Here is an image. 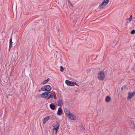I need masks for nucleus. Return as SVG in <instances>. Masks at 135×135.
Wrapping results in <instances>:
<instances>
[{
  "label": "nucleus",
  "instance_id": "f257e3e1",
  "mask_svg": "<svg viewBox=\"0 0 135 135\" xmlns=\"http://www.w3.org/2000/svg\"><path fill=\"white\" fill-rule=\"evenodd\" d=\"M105 78V74L103 71H101L98 74V79L100 80H103Z\"/></svg>",
  "mask_w": 135,
  "mask_h": 135
},
{
  "label": "nucleus",
  "instance_id": "f03ea898",
  "mask_svg": "<svg viewBox=\"0 0 135 135\" xmlns=\"http://www.w3.org/2000/svg\"><path fill=\"white\" fill-rule=\"evenodd\" d=\"M44 87L45 88L44 90L45 91L49 92L51 89V87L49 85H46L44 86Z\"/></svg>",
  "mask_w": 135,
  "mask_h": 135
},
{
  "label": "nucleus",
  "instance_id": "7ed1b4c3",
  "mask_svg": "<svg viewBox=\"0 0 135 135\" xmlns=\"http://www.w3.org/2000/svg\"><path fill=\"white\" fill-rule=\"evenodd\" d=\"M135 94V91H134L132 93H129L128 94V96L127 98V99L128 100L131 99L132 98L134 97Z\"/></svg>",
  "mask_w": 135,
  "mask_h": 135
},
{
  "label": "nucleus",
  "instance_id": "20e7f679",
  "mask_svg": "<svg viewBox=\"0 0 135 135\" xmlns=\"http://www.w3.org/2000/svg\"><path fill=\"white\" fill-rule=\"evenodd\" d=\"M48 96H47V99H49L50 98H52V99L53 98H54V99H55V96H54V94H53L50 92H48Z\"/></svg>",
  "mask_w": 135,
  "mask_h": 135
},
{
  "label": "nucleus",
  "instance_id": "39448f33",
  "mask_svg": "<svg viewBox=\"0 0 135 135\" xmlns=\"http://www.w3.org/2000/svg\"><path fill=\"white\" fill-rule=\"evenodd\" d=\"M68 117L69 118L72 120H75L76 119V117L71 113H69V115Z\"/></svg>",
  "mask_w": 135,
  "mask_h": 135
},
{
  "label": "nucleus",
  "instance_id": "423d86ee",
  "mask_svg": "<svg viewBox=\"0 0 135 135\" xmlns=\"http://www.w3.org/2000/svg\"><path fill=\"white\" fill-rule=\"evenodd\" d=\"M66 84L68 85L71 86H74V82L70 81L68 80L65 81Z\"/></svg>",
  "mask_w": 135,
  "mask_h": 135
},
{
  "label": "nucleus",
  "instance_id": "0eeeda50",
  "mask_svg": "<svg viewBox=\"0 0 135 135\" xmlns=\"http://www.w3.org/2000/svg\"><path fill=\"white\" fill-rule=\"evenodd\" d=\"M48 94V92H45L41 94L40 96L42 98L47 99Z\"/></svg>",
  "mask_w": 135,
  "mask_h": 135
},
{
  "label": "nucleus",
  "instance_id": "6e6552de",
  "mask_svg": "<svg viewBox=\"0 0 135 135\" xmlns=\"http://www.w3.org/2000/svg\"><path fill=\"white\" fill-rule=\"evenodd\" d=\"M57 102L58 103V106L61 107L62 105L63 104V101L62 99L57 100Z\"/></svg>",
  "mask_w": 135,
  "mask_h": 135
},
{
  "label": "nucleus",
  "instance_id": "1a4fd4ad",
  "mask_svg": "<svg viewBox=\"0 0 135 135\" xmlns=\"http://www.w3.org/2000/svg\"><path fill=\"white\" fill-rule=\"evenodd\" d=\"M62 111L61 108L60 107H59L57 113V114L58 115H60L62 114Z\"/></svg>",
  "mask_w": 135,
  "mask_h": 135
},
{
  "label": "nucleus",
  "instance_id": "9d476101",
  "mask_svg": "<svg viewBox=\"0 0 135 135\" xmlns=\"http://www.w3.org/2000/svg\"><path fill=\"white\" fill-rule=\"evenodd\" d=\"M107 5V4H106L105 3L103 2L100 5L99 7L100 9H102L104 7Z\"/></svg>",
  "mask_w": 135,
  "mask_h": 135
},
{
  "label": "nucleus",
  "instance_id": "9b49d317",
  "mask_svg": "<svg viewBox=\"0 0 135 135\" xmlns=\"http://www.w3.org/2000/svg\"><path fill=\"white\" fill-rule=\"evenodd\" d=\"M50 107L52 110H54L56 109V106L53 103H51L50 105Z\"/></svg>",
  "mask_w": 135,
  "mask_h": 135
},
{
  "label": "nucleus",
  "instance_id": "f8f14e48",
  "mask_svg": "<svg viewBox=\"0 0 135 135\" xmlns=\"http://www.w3.org/2000/svg\"><path fill=\"white\" fill-rule=\"evenodd\" d=\"M12 37H11V38L9 40V51L10 49L12 47Z\"/></svg>",
  "mask_w": 135,
  "mask_h": 135
},
{
  "label": "nucleus",
  "instance_id": "ddd939ff",
  "mask_svg": "<svg viewBox=\"0 0 135 135\" xmlns=\"http://www.w3.org/2000/svg\"><path fill=\"white\" fill-rule=\"evenodd\" d=\"M50 117V116H49L44 118L43 122V124L45 123L49 119Z\"/></svg>",
  "mask_w": 135,
  "mask_h": 135
},
{
  "label": "nucleus",
  "instance_id": "4468645a",
  "mask_svg": "<svg viewBox=\"0 0 135 135\" xmlns=\"http://www.w3.org/2000/svg\"><path fill=\"white\" fill-rule=\"evenodd\" d=\"M105 100L107 102H109L111 100L110 97L108 96H107L106 97Z\"/></svg>",
  "mask_w": 135,
  "mask_h": 135
},
{
  "label": "nucleus",
  "instance_id": "2eb2a0df",
  "mask_svg": "<svg viewBox=\"0 0 135 135\" xmlns=\"http://www.w3.org/2000/svg\"><path fill=\"white\" fill-rule=\"evenodd\" d=\"M64 112L66 115L68 117L69 113H71L69 111L68 109L67 108H65L64 109Z\"/></svg>",
  "mask_w": 135,
  "mask_h": 135
},
{
  "label": "nucleus",
  "instance_id": "dca6fc26",
  "mask_svg": "<svg viewBox=\"0 0 135 135\" xmlns=\"http://www.w3.org/2000/svg\"><path fill=\"white\" fill-rule=\"evenodd\" d=\"M50 80V79L49 78L47 79L46 80H44L42 83V84H46L47 82H48Z\"/></svg>",
  "mask_w": 135,
  "mask_h": 135
},
{
  "label": "nucleus",
  "instance_id": "f3484780",
  "mask_svg": "<svg viewBox=\"0 0 135 135\" xmlns=\"http://www.w3.org/2000/svg\"><path fill=\"white\" fill-rule=\"evenodd\" d=\"M56 30H57V32H59V33L58 34V35L59 36L61 35L62 34L61 32V31H60L59 30V28H57V27H56Z\"/></svg>",
  "mask_w": 135,
  "mask_h": 135
},
{
  "label": "nucleus",
  "instance_id": "a211bd4d",
  "mask_svg": "<svg viewBox=\"0 0 135 135\" xmlns=\"http://www.w3.org/2000/svg\"><path fill=\"white\" fill-rule=\"evenodd\" d=\"M55 124L56 125L54 126L56 127H58V128H59L60 124L57 121H56V123Z\"/></svg>",
  "mask_w": 135,
  "mask_h": 135
},
{
  "label": "nucleus",
  "instance_id": "6ab92c4d",
  "mask_svg": "<svg viewBox=\"0 0 135 135\" xmlns=\"http://www.w3.org/2000/svg\"><path fill=\"white\" fill-rule=\"evenodd\" d=\"M53 127L54 128V129H53V130H55V133H56L57 132L58 130V129H59V128L58 127H55L54 126H53Z\"/></svg>",
  "mask_w": 135,
  "mask_h": 135
},
{
  "label": "nucleus",
  "instance_id": "aec40b11",
  "mask_svg": "<svg viewBox=\"0 0 135 135\" xmlns=\"http://www.w3.org/2000/svg\"><path fill=\"white\" fill-rule=\"evenodd\" d=\"M109 1V0H104L103 2L107 5V4L108 3Z\"/></svg>",
  "mask_w": 135,
  "mask_h": 135
},
{
  "label": "nucleus",
  "instance_id": "412c9836",
  "mask_svg": "<svg viewBox=\"0 0 135 135\" xmlns=\"http://www.w3.org/2000/svg\"><path fill=\"white\" fill-rule=\"evenodd\" d=\"M65 4H64L63 7V8L65 10H66L67 9H68V6L66 7L67 4H66V6H65Z\"/></svg>",
  "mask_w": 135,
  "mask_h": 135
},
{
  "label": "nucleus",
  "instance_id": "4be33fe9",
  "mask_svg": "<svg viewBox=\"0 0 135 135\" xmlns=\"http://www.w3.org/2000/svg\"><path fill=\"white\" fill-rule=\"evenodd\" d=\"M131 34H134L135 33V30H132L131 32Z\"/></svg>",
  "mask_w": 135,
  "mask_h": 135
},
{
  "label": "nucleus",
  "instance_id": "5701e85b",
  "mask_svg": "<svg viewBox=\"0 0 135 135\" xmlns=\"http://www.w3.org/2000/svg\"><path fill=\"white\" fill-rule=\"evenodd\" d=\"M60 71L61 72H63L64 70V68L62 66H60Z\"/></svg>",
  "mask_w": 135,
  "mask_h": 135
},
{
  "label": "nucleus",
  "instance_id": "b1692460",
  "mask_svg": "<svg viewBox=\"0 0 135 135\" xmlns=\"http://www.w3.org/2000/svg\"><path fill=\"white\" fill-rule=\"evenodd\" d=\"M132 15H131L130 16V17L129 19V20L130 21H131L132 20Z\"/></svg>",
  "mask_w": 135,
  "mask_h": 135
},
{
  "label": "nucleus",
  "instance_id": "393cba45",
  "mask_svg": "<svg viewBox=\"0 0 135 135\" xmlns=\"http://www.w3.org/2000/svg\"><path fill=\"white\" fill-rule=\"evenodd\" d=\"M45 89V88L44 87V86L42 87L41 88V90L43 91H45L44 89Z\"/></svg>",
  "mask_w": 135,
  "mask_h": 135
},
{
  "label": "nucleus",
  "instance_id": "a878e982",
  "mask_svg": "<svg viewBox=\"0 0 135 135\" xmlns=\"http://www.w3.org/2000/svg\"><path fill=\"white\" fill-rule=\"evenodd\" d=\"M133 124L134 125V126H132V127L131 128H132L134 129H135V125H134V123H133Z\"/></svg>",
  "mask_w": 135,
  "mask_h": 135
},
{
  "label": "nucleus",
  "instance_id": "bb28decb",
  "mask_svg": "<svg viewBox=\"0 0 135 135\" xmlns=\"http://www.w3.org/2000/svg\"><path fill=\"white\" fill-rule=\"evenodd\" d=\"M75 85H77L78 86V87H79V86L77 85V84L76 83V82H74V86Z\"/></svg>",
  "mask_w": 135,
  "mask_h": 135
},
{
  "label": "nucleus",
  "instance_id": "cd10ccee",
  "mask_svg": "<svg viewBox=\"0 0 135 135\" xmlns=\"http://www.w3.org/2000/svg\"><path fill=\"white\" fill-rule=\"evenodd\" d=\"M122 87L123 88H125V89H126L127 88V86L126 85H124V86H123Z\"/></svg>",
  "mask_w": 135,
  "mask_h": 135
},
{
  "label": "nucleus",
  "instance_id": "c85d7f7f",
  "mask_svg": "<svg viewBox=\"0 0 135 135\" xmlns=\"http://www.w3.org/2000/svg\"><path fill=\"white\" fill-rule=\"evenodd\" d=\"M121 90L122 91H123V88L122 87L121 88Z\"/></svg>",
  "mask_w": 135,
  "mask_h": 135
},
{
  "label": "nucleus",
  "instance_id": "c756f323",
  "mask_svg": "<svg viewBox=\"0 0 135 135\" xmlns=\"http://www.w3.org/2000/svg\"><path fill=\"white\" fill-rule=\"evenodd\" d=\"M68 3H69L70 4H71V3L70 2L69 0H68Z\"/></svg>",
  "mask_w": 135,
  "mask_h": 135
},
{
  "label": "nucleus",
  "instance_id": "7c9ffc66",
  "mask_svg": "<svg viewBox=\"0 0 135 135\" xmlns=\"http://www.w3.org/2000/svg\"><path fill=\"white\" fill-rule=\"evenodd\" d=\"M70 4V5L71 6H72V7L73 6V5L71 3V4Z\"/></svg>",
  "mask_w": 135,
  "mask_h": 135
},
{
  "label": "nucleus",
  "instance_id": "2f4dec72",
  "mask_svg": "<svg viewBox=\"0 0 135 135\" xmlns=\"http://www.w3.org/2000/svg\"><path fill=\"white\" fill-rule=\"evenodd\" d=\"M41 90H40V89H39V90H38V91H40Z\"/></svg>",
  "mask_w": 135,
  "mask_h": 135
},
{
  "label": "nucleus",
  "instance_id": "473e14b6",
  "mask_svg": "<svg viewBox=\"0 0 135 135\" xmlns=\"http://www.w3.org/2000/svg\"><path fill=\"white\" fill-rule=\"evenodd\" d=\"M7 98H8V96H7Z\"/></svg>",
  "mask_w": 135,
  "mask_h": 135
}]
</instances>
